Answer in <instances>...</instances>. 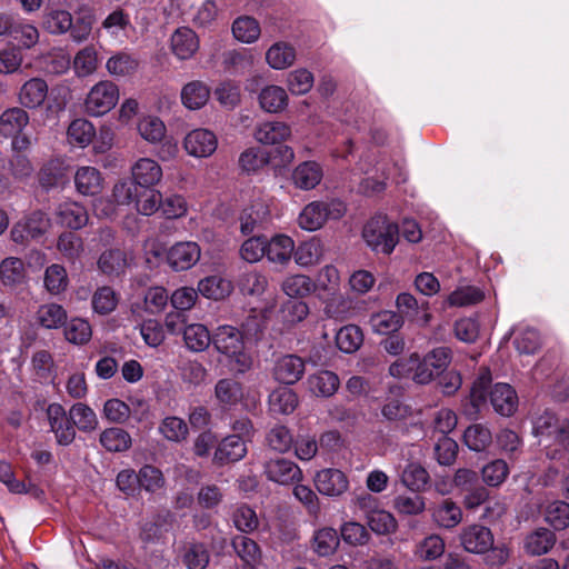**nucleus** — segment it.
Here are the masks:
<instances>
[{"label": "nucleus", "mask_w": 569, "mask_h": 569, "mask_svg": "<svg viewBox=\"0 0 569 569\" xmlns=\"http://www.w3.org/2000/svg\"><path fill=\"white\" fill-rule=\"evenodd\" d=\"M214 349L228 358L230 369L237 373L247 372L252 365V359L244 351L243 333L240 329L222 325L212 332Z\"/></svg>", "instance_id": "obj_1"}, {"label": "nucleus", "mask_w": 569, "mask_h": 569, "mask_svg": "<svg viewBox=\"0 0 569 569\" xmlns=\"http://www.w3.org/2000/svg\"><path fill=\"white\" fill-rule=\"evenodd\" d=\"M399 226L386 216L372 217L363 227L362 237L377 253L390 254L399 241Z\"/></svg>", "instance_id": "obj_2"}, {"label": "nucleus", "mask_w": 569, "mask_h": 569, "mask_svg": "<svg viewBox=\"0 0 569 569\" xmlns=\"http://www.w3.org/2000/svg\"><path fill=\"white\" fill-rule=\"evenodd\" d=\"M346 212L345 204L339 200L312 201L308 203L298 217V224L307 231L320 229L328 219H340Z\"/></svg>", "instance_id": "obj_3"}, {"label": "nucleus", "mask_w": 569, "mask_h": 569, "mask_svg": "<svg viewBox=\"0 0 569 569\" xmlns=\"http://www.w3.org/2000/svg\"><path fill=\"white\" fill-rule=\"evenodd\" d=\"M119 88L111 80L97 82L84 99V111L91 117H101L111 111L119 101Z\"/></svg>", "instance_id": "obj_4"}, {"label": "nucleus", "mask_w": 569, "mask_h": 569, "mask_svg": "<svg viewBox=\"0 0 569 569\" xmlns=\"http://www.w3.org/2000/svg\"><path fill=\"white\" fill-rule=\"evenodd\" d=\"M359 507L366 510L369 528L377 535H389L397 528V521L392 513L377 508V499L369 493L358 498Z\"/></svg>", "instance_id": "obj_5"}, {"label": "nucleus", "mask_w": 569, "mask_h": 569, "mask_svg": "<svg viewBox=\"0 0 569 569\" xmlns=\"http://www.w3.org/2000/svg\"><path fill=\"white\" fill-rule=\"evenodd\" d=\"M492 377L488 368H480L475 379L470 393L463 402V412L470 419H477L478 415L487 406L488 389Z\"/></svg>", "instance_id": "obj_6"}, {"label": "nucleus", "mask_w": 569, "mask_h": 569, "mask_svg": "<svg viewBox=\"0 0 569 569\" xmlns=\"http://www.w3.org/2000/svg\"><path fill=\"white\" fill-rule=\"evenodd\" d=\"M50 429L60 446H69L76 438V427L70 415H67L60 403H50L47 408Z\"/></svg>", "instance_id": "obj_7"}, {"label": "nucleus", "mask_w": 569, "mask_h": 569, "mask_svg": "<svg viewBox=\"0 0 569 569\" xmlns=\"http://www.w3.org/2000/svg\"><path fill=\"white\" fill-rule=\"evenodd\" d=\"M48 219L41 211H33L16 222L11 229V239L23 244L30 239L41 237L48 229Z\"/></svg>", "instance_id": "obj_8"}, {"label": "nucleus", "mask_w": 569, "mask_h": 569, "mask_svg": "<svg viewBox=\"0 0 569 569\" xmlns=\"http://www.w3.org/2000/svg\"><path fill=\"white\" fill-rule=\"evenodd\" d=\"M264 473L268 480L282 486L297 483L302 479V471L299 466L286 458H274L266 461Z\"/></svg>", "instance_id": "obj_9"}, {"label": "nucleus", "mask_w": 569, "mask_h": 569, "mask_svg": "<svg viewBox=\"0 0 569 569\" xmlns=\"http://www.w3.org/2000/svg\"><path fill=\"white\" fill-rule=\"evenodd\" d=\"M200 253V247L197 242H177L167 251L166 260L173 271H184L199 261Z\"/></svg>", "instance_id": "obj_10"}, {"label": "nucleus", "mask_w": 569, "mask_h": 569, "mask_svg": "<svg viewBox=\"0 0 569 569\" xmlns=\"http://www.w3.org/2000/svg\"><path fill=\"white\" fill-rule=\"evenodd\" d=\"M248 452L244 439L239 436H227L216 447L212 463L223 467L242 460Z\"/></svg>", "instance_id": "obj_11"}, {"label": "nucleus", "mask_w": 569, "mask_h": 569, "mask_svg": "<svg viewBox=\"0 0 569 569\" xmlns=\"http://www.w3.org/2000/svg\"><path fill=\"white\" fill-rule=\"evenodd\" d=\"M315 485L321 495L339 497L348 490L349 480L341 470L328 468L317 472Z\"/></svg>", "instance_id": "obj_12"}, {"label": "nucleus", "mask_w": 569, "mask_h": 569, "mask_svg": "<svg viewBox=\"0 0 569 569\" xmlns=\"http://www.w3.org/2000/svg\"><path fill=\"white\" fill-rule=\"evenodd\" d=\"M460 541L466 551L485 553L493 545V535L488 527L470 525L463 528Z\"/></svg>", "instance_id": "obj_13"}, {"label": "nucleus", "mask_w": 569, "mask_h": 569, "mask_svg": "<svg viewBox=\"0 0 569 569\" xmlns=\"http://www.w3.org/2000/svg\"><path fill=\"white\" fill-rule=\"evenodd\" d=\"M305 360L297 355L280 357L273 367V377L283 385H295L305 375Z\"/></svg>", "instance_id": "obj_14"}, {"label": "nucleus", "mask_w": 569, "mask_h": 569, "mask_svg": "<svg viewBox=\"0 0 569 569\" xmlns=\"http://www.w3.org/2000/svg\"><path fill=\"white\" fill-rule=\"evenodd\" d=\"M70 166L63 158H52L43 163L38 176L39 183L46 188H57L69 181Z\"/></svg>", "instance_id": "obj_15"}, {"label": "nucleus", "mask_w": 569, "mask_h": 569, "mask_svg": "<svg viewBox=\"0 0 569 569\" xmlns=\"http://www.w3.org/2000/svg\"><path fill=\"white\" fill-rule=\"evenodd\" d=\"M218 146L214 133L207 129H196L184 138L186 151L197 158H207L211 156Z\"/></svg>", "instance_id": "obj_16"}, {"label": "nucleus", "mask_w": 569, "mask_h": 569, "mask_svg": "<svg viewBox=\"0 0 569 569\" xmlns=\"http://www.w3.org/2000/svg\"><path fill=\"white\" fill-rule=\"evenodd\" d=\"M57 223L71 230L83 228L89 221L84 206L77 201H64L56 209Z\"/></svg>", "instance_id": "obj_17"}, {"label": "nucleus", "mask_w": 569, "mask_h": 569, "mask_svg": "<svg viewBox=\"0 0 569 569\" xmlns=\"http://www.w3.org/2000/svg\"><path fill=\"white\" fill-rule=\"evenodd\" d=\"M131 177L140 189L153 188L162 178V168L151 158H140L131 167Z\"/></svg>", "instance_id": "obj_18"}, {"label": "nucleus", "mask_w": 569, "mask_h": 569, "mask_svg": "<svg viewBox=\"0 0 569 569\" xmlns=\"http://www.w3.org/2000/svg\"><path fill=\"white\" fill-rule=\"evenodd\" d=\"M490 403L495 411L503 417H510L518 407V396L508 383H496L489 392Z\"/></svg>", "instance_id": "obj_19"}, {"label": "nucleus", "mask_w": 569, "mask_h": 569, "mask_svg": "<svg viewBox=\"0 0 569 569\" xmlns=\"http://www.w3.org/2000/svg\"><path fill=\"white\" fill-rule=\"evenodd\" d=\"M323 178V170L316 161H303L298 164L291 174L292 183L300 190L315 189Z\"/></svg>", "instance_id": "obj_20"}, {"label": "nucleus", "mask_w": 569, "mask_h": 569, "mask_svg": "<svg viewBox=\"0 0 569 569\" xmlns=\"http://www.w3.org/2000/svg\"><path fill=\"white\" fill-rule=\"evenodd\" d=\"M73 180L76 190L82 196L93 197L102 190L103 178L94 167L83 166L78 168Z\"/></svg>", "instance_id": "obj_21"}, {"label": "nucleus", "mask_w": 569, "mask_h": 569, "mask_svg": "<svg viewBox=\"0 0 569 569\" xmlns=\"http://www.w3.org/2000/svg\"><path fill=\"white\" fill-rule=\"evenodd\" d=\"M214 397L222 409L230 410L243 398L242 385L231 378L220 379L214 386Z\"/></svg>", "instance_id": "obj_22"}, {"label": "nucleus", "mask_w": 569, "mask_h": 569, "mask_svg": "<svg viewBox=\"0 0 569 569\" xmlns=\"http://www.w3.org/2000/svg\"><path fill=\"white\" fill-rule=\"evenodd\" d=\"M171 49L180 60L190 59L199 49L198 36L190 28H179L171 36Z\"/></svg>", "instance_id": "obj_23"}, {"label": "nucleus", "mask_w": 569, "mask_h": 569, "mask_svg": "<svg viewBox=\"0 0 569 569\" xmlns=\"http://www.w3.org/2000/svg\"><path fill=\"white\" fill-rule=\"evenodd\" d=\"M47 94V82L40 78H32L21 87L19 101L26 108L36 109L44 102Z\"/></svg>", "instance_id": "obj_24"}, {"label": "nucleus", "mask_w": 569, "mask_h": 569, "mask_svg": "<svg viewBox=\"0 0 569 569\" xmlns=\"http://www.w3.org/2000/svg\"><path fill=\"white\" fill-rule=\"evenodd\" d=\"M293 250L295 242L289 236L278 234L271 240L266 238V257L270 262L280 264L289 262Z\"/></svg>", "instance_id": "obj_25"}, {"label": "nucleus", "mask_w": 569, "mask_h": 569, "mask_svg": "<svg viewBox=\"0 0 569 569\" xmlns=\"http://www.w3.org/2000/svg\"><path fill=\"white\" fill-rule=\"evenodd\" d=\"M556 541L555 532L547 528H538L526 537L525 550L530 556H542L553 548Z\"/></svg>", "instance_id": "obj_26"}, {"label": "nucleus", "mask_w": 569, "mask_h": 569, "mask_svg": "<svg viewBox=\"0 0 569 569\" xmlns=\"http://www.w3.org/2000/svg\"><path fill=\"white\" fill-rule=\"evenodd\" d=\"M290 136V127L280 121L263 122L254 131L256 140L262 144H279Z\"/></svg>", "instance_id": "obj_27"}, {"label": "nucleus", "mask_w": 569, "mask_h": 569, "mask_svg": "<svg viewBox=\"0 0 569 569\" xmlns=\"http://www.w3.org/2000/svg\"><path fill=\"white\" fill-rule=\"evenodd\" d=\"M432 518L438 526L451 529L461 522L462 511L451 499H443L433 507Z\"/></svg>", "instance_id": "obj_28"}, {"label": "nucleus", "mask_w": 569, "mask_h": 569, "mask_svg": "<svg viewBox=\"0 0 569 569\" xmlns=\"http://www.w3.org/2000/svg\"><path fill=\"white\" fill-rule=\"evenodd\" d=\"M268 403L271 412L290 415L298 406V396L288 387H278L269 395Z\"/></svg>", "instance_id": "obj_29"}, {"label": "nucleus", "mask_w": 569, "mask_h": 569, "mask_svg": "<svg viewBox=\"0 0 569 569\" xmlns=\"http://www.w3.org/2000/svg\"><path fill=\"white\" fill-rule=\"evenodd\" d=\"M99 442L108 452H124L131 448L132 438L127 430L110 427L100 433Z\"/></svg>", "instance_id": "obj_30"}, {"label": "nucleus", "mask_w": 569, "mask_h": 569, "mask_svg": "<svg viewBox=\"0 0 569 569\" xmlns=\"http://www.w3.org/2000/svg\"><path fill=\"white\" fill-rule=\"evenodd\" d=\"M139 67V60L131 53L118 51L106 62V69L110 76L122 78L133 74Z\"/></svg>", "instance_id": "obj_31"}, {"label": "nucleus", "mask_w": 569, "mask_h": 569, "mask_svg": "<svg viewBox=\"0 0 569 569\" xmlns=\"http://www.w3.org/2000/svg\"><path fill=\"white\" fill-rule=\"evenodd\" d=\"M237 286L243 296L261 297L268 287V279L262 272L250 269L239 274Z\"/></svg>", "instance_id": "obj_32"}, {"label": "nucleus", "mask_w": 569, "mask_h": 569, "mask_svg": "<svg viewBox=\"0 0 569 569\" xmlns=\"http://www.w3.org/2000/svg\"><path fill=\"white\" fill-rule=\"evenodd\" d=\"M209 87L200 80L187 83L181 90V101L190 110L202 108L209 100Z\"/></svg>", "instance_id": "obj_33"}, {"label": "nucleus", "mask_w": 569, "mask_h": 569, "mask_svg": "<svg viewBox=\"0 0 569 569\" xmlns=\"http://www.w3.org/2000/svg\"><path fill=\"white\" fill-rule=\"evenodd\" d=\"M29 116L21 108H11L0 116V134L9 138L22 131L28 124Z\"/></svg>", "instance_id": "obj_34"}, {"label": "nucleus", "mask_w": 569, "mask_h": 569, "mask_svg": "<svg viewBox=\"0 0 569 569\" xmlns=\"http://www.w3.org/2000/svg\"><path fill=\"white\" fill-rule=\"evenodd\" d=\"M197 291L208 299L221 300L231 293L232 283L220 276H209L199 281Z\"/></svg>", "instance_id": "obj_35"}, {"label": "nucleus", "mask_w": 569, "mask_h": 569, "mask_svg": "<svg viewBox=\"0 0 569 569\" xmlns=\"http://www.w3.org/2000/svg\"><path fill=\"white\" fill-rule=\"evenodd\" d=\"M128 266L127 256L120 249H109L103 251L98 260L99 270L109 277L124 273Z\"/></svg>", "instance_id": "obj_36"}, {"label": "nucleus", "mask_w": 569, "mask_h": 569, "mask_svg": "<svg viewBox=\"0 0 569 569\" xmlns=\"http://www.w3.org/2000/svg\"><path fill=\"white\" fill-rule=\"evenodd\" d=\"M187 348L194 352L204 351L212 343V333L201 323H192L183 329Z\"/></svg>", "instance_id": "obj_37"}, {"label": "nucleus", "mask_w": 569, "mask_h": 569, "mask_svg": "<svg viewBox=\"0 0 569 569\" xmlns=\"http://www.w3.org/2000/svg\"><path fill=\"white\" fill-rule=\"evenodd\" d=\"M308 385L310 391L320 397H331L339 387L338 376L329 370H322L309 377Z\"/></svg>", "instance_id": "obj_38"}, {"label": "nucleus", "mask_w": 569, "mask_h": 569, "mask_svg": "<svg viewBox=\"0 0 569 569\" xmlns=\"http://www.w3.org/2000/svg\"><path fill=\"white\" fill-rule=\"evenodd\" d=\"M402 485L412 492L425 491L430 477L428 471L417 462L408 463L400 476Z\"/></svg>", "instance_id": "obj_39"}, {"label": "nucleus", "mask_w": 569, "mask_h": 569, "mask_svg": "<svg viewBox=\"0 0 569 569\" xmlns=\"http://www.w3.org/2000/svg\"><path fill=\"white\" fill-rule=\"evenodd\" d=\"M339 543L340 536L333 528L325 527L317 530L313 535L312 548L320 557L333 555L337 551Z\"/></svg>", "instance_id": "obj_40"}, {"label": "nucleus", "mask_w": 569, "mask_h": 569, "mask_svg": "<svg viewBox=\"0 0 569 569\" xmlns=\"http://www.w3.org/2000/svg\"><path fill=\"white\" fill-rule=\"evenodd\" d=\"M260 107L270 113L282 111L288 104V94L279 86H267L259 94Z\"/></svg>", "instance_id": "obj_41"}, {"label": "nucleus", "mask_w": 569, "mask_h": 569, "mask_svg": "<svg viewBox=\"0 0 569 569\" xmlns=\"http://www.w3.org/2000/svg\"><path fill=\"white\" fill-rule=\"evenodd\" d=\"M369 322L375 332L390 335L403 326V317L396 311L385 310L372 315Z\"/></svg>", "instance_id": "obj_42"}, {"label": "nucleus", "mask_w": 569, "mask_h": 569, "mask_svg": "<svg viewBox=\"0 0 569 569\" xmlns=\"http://www.w3.org/2000/svg\"><path fill=\"white\" fill-rule=\"evenodd\" d=\"M362 330L356 325L345 326L336 335V345L345 353L356 352L362 346Z\"/></svg>", "instance_id": "obj_43"}, {"label": "nucleus", "mask_w": 569, "mask_h": 569, "mask_svg": "<svg viewBox=\"0 0 569 569\" xmlns=\"http://www.w3.org/2000/svg\"><path fill=\"white\" fill-rule=\"evenodd\" d=\"M68 140L72 146L84 148L96 136L93 124L82 118L73 120L68 127Z\"/></svg>", "instance_id": "obj_44"}, {"label": "nucleus", "mask_w": 569, "mask_h": 569, "mask_svg": "<svg viewBox=\"0 0 569 569\" xmlns=\"http://www.w3.org/2000/svg\"><path fill=\"white\" fill-rule=\"evenodd\" d=\"M463 442L472 451H485L492 442L491 431L483 425L469 426L463 432Z\"/></svg>", "instance_id": "obj_45"}, {"label": "nucleus", "mask_w": 569, "mask_h": 569, "mask_svg": "<svg viewBox=\"0 0 569 569\" xmlns=\"http://www.w3.org/2000/svg\"><path fill=\"white\" fill-rule=\"evenodd\" d=\"M137 128L140 137L152 144L161 142L167 132L163 121L156 116L143 117Z\"/></svg>", "instance_id": "obj_46"}, {"label": "nucleus", "mask_w": 569, "mask_h": 569, "mask_svg": "<svg viewBox=\"0 0 569 569\" xmlns=\"http://www.w3.org/2000/svg\"><path fill=\"white\" fill-rule=\"evenodd\" d=\"M266 59L272 69H286L293 63L296 50L287 43L278 42L269 48L266 53Z\"/></svg>", "instance_id": "obj_47"}, {"label": "nucleus", "mask_w": 569, "mask_h": 569, "mask_svg": "<svg viewBox=\"0 0 569 569\" xmlns=\"http://www.w3.org/2000/svg\"><path fill=\"white\" fill-rule=\"evenodd\" d=\"M231 545L237 556L244 565L254 566L259 561L261 556L260 548L251 538L238 535L233 537Z\"/></svg>", "instance_id": "obj_48"}, {"label": "nucleus", "mask_w": 569, "mask_h": 569, "mask_svg": "<svg viewBox=\"0 0 569 569\" xmlns=\"http://www.w3.org/2000/svg\"><path fill=\"white\" fill-rule=\"evenodd\" d=\"M9 33L22 49H31L39 42V30L29 22H17L13 19Z\"/></svg>", "instance_id": "obj_49"}, {"label": "nucleus", "mask_w": 569, "mask_h": 569, "mask_svg": "<svg viewBox=\"0 0 569 569\" xmlns=\"http://www.w3.org/2000/svg\"><path fill=\"white\" fill-rule=\"evenodd\" d=\"M26 278L24 264L20 258L9 257L0 263V279L4 286H16Z\"/></svg>", "instance_id": "obj_50"}, {"label": "nucleus", "mask_w": 569, "mask_h": 569, "mask_svg": "<svg viewBox=\"0 0 569 569\" xmlns=\"http://www.w3.org/2000/svg\"><path fill=\"white\" fill-rule=\"evenodd\" d=\"M37 315L39 323L47 329H58L67 321V311L58 303L42 305Z\"/></svg>", "instance_id": "obj_51"}, {"label": "nucleus", "mask_w": 569, "mask_h": 569, "mask_svg": "<svg viewBox=\"0 0 569 569\" xmlns=\"http://www.w3.org/2000/svg\"><path fill=\"white\" fill-rule=\"evenodd\" d=\"M69 415L74 427L81 431L90 432L98 426L96 412L82 402L74 403L69 410Z\"/></svg>", "instance_id": "obj_52"}, {"label": "nucleus", "mask_w": 569, "mask_h": 569, "mask_svg": "<svg viewBox=\"0 0 569 569\" xmlns=\"http://www.w3.org/2000/svg\"><path fill=\"white\" fill-rule=\"evenodd\" d=\"M266 442L271 450L284 453L292 448L293 436L286 426L276 425L267 432Z\"/></svg>", "instance_id": "obj_53"}, {"label": "nucleus", "mask_w": 569, "mask_h": 569, "mask_svg": "<svg viewBox=\"0 0 569 569\" xmlns=\"http://www.w3.org/2000/svg\"><path fill=\"white\" fill-rule=\"evenodd\" d=\"M43 283L47 291L51 295L63 292L69 283L66 268L58 263L47 267Z\"/></svg>", "instance_id": "obj_54"}, {"label": "nucleus", "mask_w": 569, "mask_h": 569, "mask_svg": "<svg viewBox=\"0 0 569 569\" xmlns=\"http://www.w3.org/2000/svg\"><path fill=\"white\" fill-rule=\"evenodd\" d=\"M545 520L555 529L569 527V503L562 500L550 502L545 509Z\"/></svg>", "instance_id": "obj_55"}, {"label": "nucleus", "mask_w": 569, "mask_h": 569, "mask_svg": "<svg viewBox=\"0 0 569 569\" xmlns=\"http://www.w3.org/2000/svg\"><path fill=\"white\" fill-rule=\"evenodd\" d=\"M64 337L73 345H84L89 342L92 336V329L90 323L81 318H73L70 321H66Z\"/></svg>", "instance_id": "obj_56"}, {"label": "nucleus", "mask_w": 569, "mask_h": 569, "mask_svg": "<svg viewBox=\"0 0 569 569\" xmlns=\"http://www.w3.org/2000/svg\"><path fill=\"white\" fill-rule=\"evenodd\" d=\"M232 33L237 40L251 43L259 38L260 27L254 18L239 17L233 21Z\"/></svg>", "instance_id": "obj_57"}, {"label": "nucleus", "mask_w": 569, "mask_h": 569, "mask_svg": "<svg viewBox=\"0 0 569 569\" xmlns=\"http://www.w3.org/2000/svg\"><path fill=\"white\" fill-rule=\"evenodd\" d=\"M43 27L51 34H63L72 27V16L67 10H51L43 17Z\"/></svg>", "instance_id": "obj_58"}, {"label": "nucleus", "mask_w": 569, "mask_h": 569, "mask_svg": "<svg viewBox=\"0 0 569 569\" xmlns=\"http://www.w3.org/2000/svg\"><path fill=\"white\" fill-rule=\"evenodd\" d=\"M315 282L305 274L288 277L282 282L283 292L291 298H303L315 290Z\"/></svg>", "instance_id": "obj_59"}, {"label": "nucleus", "mask_w": 569, "mask_h": 569, "mask_svg": "<svg viewBox=\"0 0 569 569\" xmlns=\"http://www.w3.org/2000/svg\"><path fill=\"white\" fill-rule=\"evenodd\" d=\"M159 432L169 441L181 442L187 438L189 430L183 419L171 416L160 422Z\"/></svg>", "instance_id": "obj_60"}, {"label": "nucleus", "mask_w": 569, "mask_h": 569, "mask_svg": "<svg viewBox=\"0 0 569 569\" xmlns=\"http://www.w3.org/2000/svg\"><path fill=\"white\" fill-rule=\"evenodd\" d=\"M292 254L299 266H312L321 258L322 247L319 240L312 239L300 243Z\"/></svg>", "instance_id": "obj_61"}, {"label": "nucleus", "mask_w": 569, "mask_h": 569, "mask_svg": "<svg viewBox=\"0 0 569 569\" xmlns=\"http://www.w3.org/2000/svg\"><path fill=\"white\" fill-rule=\"evenodd\" d=\"M162 194L153 188L139 189V197L134 202L137 211L143 216H151L161 210Z\"/></svg>", "instance_id": "obj_62"}, {"label": "nucleus", "mask_w": 569, "mask_h": 569, "mask_svg": "<svg viewBox=\"0 0 569 569\" xmlns=\"http://www.w3.org/2000/svg\"><path fill=\"white\" fill-rule=\"evenodd\" d=\"M169 299L170 297L164 287H150L147 289L143 298L144 311L150 315H158L166 309Z\"/></svg>", "instance_id": "obj_63"}, {"label": "nucleus", "mask_w": 569, "mask_h": 569, "mask_svg": "<svg viewBox=\"0 0 569 569\" xmlns=\"http://www.w3.org/2000/svg\"><path fill=\"white\" fill-rule=\"evenodd\" d=\"M269 162L268 154L260 148L251 147L241 152L239 166L247 173L257 172Z\"/></svg>", "instance_id": "obj_64"}]
</instances>
